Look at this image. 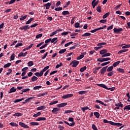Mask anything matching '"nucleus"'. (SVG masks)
Returning <instances> with one entry per match:
<instances>
[{
	"mask_svg": "<svg viewBox=\"0 0 130 130\" xmlns=\"http://www.w3.org/2000/svg\"><path fill=\"white\" fill-rule=\"evenodd\" d=\"M10 59L11 60H14L15 59V53L11 55Z\"/></svg>",
	"mask_w": 130,
	"mask_h": 130,
	"instance_id": "nucleus-57",
	"label": "nucleus"
},
{
	"mask_svg": "<svg viewBox=\"0 0 130 130\" xmlns=\"http://www.w3.org/2000/svg\"><path fill=\"white\" fill-rule=\"evenodd\" d=\"M48 54V52H46L45 54L42 57V59H45V58H46V57L47 56V55Z\"/></svg>",
	"mask_w": 130,
	"mask_h": 130,
	"instance_id": "nucleus-42",
	"label": "nucleus"
},
{
	"mask_svg": "<svg viewBox=\"0 0 130 130\" xmlns=\"http://www.w3.org/2000/svg\"><path fill=\"white\" fill-rule=\"evenodd\" d=\"M124 110H130V105L126 106L124 108Z\"/></svg>",
	"mask_w": 130,
	"mask_h": 130,
	"instance_id": "nucleus-43",
	"label": "nucleus"
},
{
	"mask_svg": "<svg viewBox=\"0 0 130 130\" xmlns=\"http://www.w3.org/2000/svg\"><path fill=\"white\" fill-rule=\"evenodd\" d=\"M129 47H130V44H129V45H125V46H123L122 47V48L123 49H125V48H129Z\"/></svg>",
	"mask_w": 130,
	"mask_h": 130,
	"instance_id": "nucleus-52",
	"label": "nucleus"
},
{
	"mask_svg": "<svg viewBox=\"0 0 130 130\" xmlns=\"http://www.w3.org/2000/svg\"><path fill=\"white\" fill-rule=\"evenodd\" d=\"M108 68V66H106L103 67L101 70V75H105V73H106V70H107V68Z\"/></svg>",
	"mask_w": 130,
	"mask_h": 130,
	"instance_id": "nucleus-3",
	"label": "nucleus"
},
{
	"mask_svg": "<svg viewBox=\"0 0 130 130\" xmlns=\"http://www.w3.org/2000/svg\"><path fill=\"white\" fill-rule=\"evenodd\" d=\"M10 125H12V126H18V124L15 122H11L10 123Z\"/></svg>",
	"mask_w": 130,
	"mask_h": 130,
	"instance_id": "nucleus-46",
	"label": "nucleus"
},
{
	"mask_svg": "<svg viewBox=\"0 0 130 130\" xmlns=\"http://www.w3.org/2000/svg\"><path fill=\"white\" fill-rule=\"evenodd\" d=\"M110 15V13L109 12L106 13L103 15V19H106V18H107V17H109Z\"/></svg>",
	"mask_w": 130,
	"mask_h": 130,
	"instance_id": "nucleus-23",
	"label": "nucleus"
},
{
	"mask_svg": "<svg viewBox=\"0 0 130 130\" xmlns=\"http://www.w3.org/2000/svg\"><path fill=\"white\" fill-rule=\"evenodd\" d=\"M80 63V61L77 60H74L73 64L72 65L73 68H77V66Z\"/></svg>",
	"mask_w": 130,
	"mask_h": 130,
	"instance_id": "nucleus-10",
	"label": "nucleus"
},
{
	"mask_svg": "<svg viewBox=\"0 0 130 130\" xmlns=\"http://www.w3.org/2000/svg\"><path fill=\"white\" fill-rule=\"evenodd\" d=\"M68 105V103H62L61 104H58L57 105V107L62 108L64 107V106H67Z\"/></svg>",
	"mask_w": 130,
	"mask_h": 130,
	"instance_id": "nucleus-7",
	"label": "nucleus"
},
{
	"mask_svg": "<svg viewBox=\"0 0 130 130\" xmlns=\"http://www.w3.org/2000/svg\"><path fill=\"white\" fill-rule=\"evenodd\" d=\"M27 54H28V52H25V53L21 52L18 55V56L19 57H21V56H23V57H25V56H26Z\"/></svg>",
	"mask_w": 130,
	"mask_h": 130,
	"instance_id": "nucleus-8",
	"label": "nucleus"
},
{
	"mask_svg": "<svg viewBox=\"0 0 130 130\" xmlns=\"http://www.w3.org/2000/svg\"><path fill=\"white\" fill-rule=\"evenodd\" d=\"M69 121H70L71 122H75V121H74V118L70 117L68 119Z\"/></svg>",
	"mask_w": 130,
	"mask_h": 130,
	"instance_id": "nucleus-59",
	"label": "nucleus"
},
{
	"mask_svg": "<svg viewBox=\"0 0 130 130\" xmlns=\"http://www.w3.org/2000/svg\"><path fill=\"white\" fill-rule=\"evenodd\" d=\"M86 70H87V67L84 66V67L80 68V71L81 73H83V72H84Z\"/></svg>",
	"mask_w": 130,
	"mask_h": 130,
	"instance_id": "nucleus-27",
	"label": "nucleus"
},
{
	"mask_svg": "<svg viewBox=\"0 0 130 130\" xmlns=\"http://www.w3.org/2000/svg\"><path fill=\"white\" fill-rule=\"evenodd\" d=\"M88 36H91V34L89 32H86L82 35V37H87Z\"/></svg>",
	"mask_w": 130,
	"mask_h": 130,
	"instance_id": "nucleus-25",
	"label": "nucleus"
},
{
	"mask_svg": "<svg viewBox=\"0 0 130 130\" xmlns=\"http://www.w3.org/2000/svg\"><path fill=\"white\" fill-rule=\"evenodd\" d=\"M38 80V78H37L36 76H33L31 78V81L32 82H36Z\"/></svg>",
	"mask_w": 130,
	"mask_h": 130,
	"instance_id": "nucleus-31",
	"label": "nucleus"
},
{
	"mask_svg": "<svg viewBox=\"0 0 130 130\" xmlns=\"http://www.w3.org/2000/svg\"><path fill=\"white\" fill-rule=\"evenodd\" d=\"M49 69V66H47L45 67L43 69V71L44 72H46V71H47V70H48Z\"/></svg>",
	"mask_w": 130,
	"mask_h": 130,
	"instance_id": "nucleus-60",
	"label": "nucleus"
},
{
	"mask_svg": "<svg viewBox=\"0 0 130 130\" xmlns=\"http://www.w3.org/2000/svg\"><path fill=\"white\" fill-rule=\"evenodd\" d=\"M91 3H93V4L95 6H97V5H98L99 4V0H98L97 1H96V0H93V1H92Z\"/></svg>",
	"mask_w": 130,
	"mask_h": 130,
	"instance_id": "nucleus-49",
	"label": "nucleus"
},
{
	"mask_svg": "<svg viewBox=\"0 0 130 130\" xmlns=\"http://www.w3.org/2000/svg\"><path fill=\"white\" fill-rule=\"evenodd\" d=\"M86 93H87L86 91H80L78 92V94L80 95H84V94H86Z\"/></svg>",
	"mask_w": 130,
	"mask_h": 130,
	"instance_id": "nucleus-40",
	"label": "nucleus"
},
{
	"mask_svg": "<svg viewBox=\"0 0 130 130\" xmlns=\"http://www.w3.org/2000/svg\"><path fill=\"white\" fill-rule=\"evenodd\" d=\"M45 95H47V92H45L44 93H41L37 95V97H43V96H45Z\"/></svg>",
	"mask_w": 130,
	"mask_h": 130,
	"instance_id": "nucleus-38",
	"label": "nucleus"
},
{
	"mask_svg": "<svg viewBox=\"0 0 130 130\" xmlns=\"http://www.w3.org/2000/svg\"><path fill=\"white\" fill-rule=\"evenodd\" d=\"M109 72V73H108V77H112V76H113V74H114V71H111Z\"/></svg>",
	"mask_w": 130,
	"mask_h": 130,
	"instance_id": "nucleus-34",
	"label": "nucleus"
},
{
	"mask_svg": "<svg viewBox=\"0 0 130 130\" xmlns=\"http://www.w3.org/2000/svg\"><path fill=\"white\" fill-rule=\"evenodd\" d=\"M63 16H66V15H70V12L68 11H64L62 12Z\"/></svg>",
	"mask_w": 130,
	"mask_h": 130,
	"instance_id": "nucleus-26",
	"label": "nucleus"
},
{
	"mask_svg": "<svg viewBox=\"0 0 130 130\" xmlns=\"http://www.w3.org/2000/svg\"><path fill=\"white\" fill-rule=\"evenodd\" d=\"M91 127H92V129H93V130H98V129L97 128V127L96 126V125H95V124H92Z\"/></svg>",
	"mask_w": 130,
	"mask_h": 130,
	"instance_id": "nucleus-48",
	"label": "nucleus"
},
{
	"mask_svg": "<svg viewBox=\"0 0 130 130\" xmlns=\"http://www.w3.org/2000/svg\"><path fill=\"white\" fill-rule=\"evenodd\" d=\"M96 86H98L99 87H101L102 88H104V89H106V90H110V91H114L115 90V87H113L111 88H108L106 85L103 84H96Z\"/></svg>",
	"mask_w": 130,
	"mask_h": 130,
	"instance_id": "nucleus-1",
	"label": "nucleus"
},
{
	"mask_svg": "<svg viewBox=\"0 0 130 130\" xmlns=\"http://www.w3.org/2000/svg\"><path fill=\"white\" fill-rule=\"evenodd\" d=\"M67 51V49H61L59 51V54H62V53H64Z\"/></svg>",
	"mask_w": 130,
	"mask_h": 130,
	"instance_id": "nucleus-29",
	"label": "nucleus"
},
{
	"mask_svg": "<svg viewBox=\"0 0 130 130\" xmlns=\"http://www.w3.org/2000/svg\"><path fill=\"white\" fill-rule=\"evenodd\" d=\"M43 36V35L42 34H40L37 35L36 36V38L37 39H38L40 38V37H41Z\"/></svg>",
	"mask_w": 130,
	"mask_h": 130,
	"instance_id": "nucleus-55",
	"label": "nucleus"
},
{
	"mask_svg": "<svg viewBox=\"0 0 130 130\" xmlns=\"http://www.w3.org/2000/svg\"><path fill=\"white\" fill-rule=\"evenodd\" d=\"M75 28H82V26H80V23L79 22H76L75 24Z\"/></svg>",
	"mask_w": 130,
	"mask_h": 130,
	"instance_id": "nucleus-35",
	"label": "nucleus"
},
{
	"mask_svg": "<svg viewBox=\"0 0 130 130\" xmlns=\"http://www.w3.org/2000/svg\"><path fill=\"white\" fill-rule=\"evenodd\" d=\"M117 72H118L119 73H121V74H124L125 73L124 70L121 68L117 69Z\"/></svg>",
	"mask_w": 130,
	"mask_h": 130,
	"instance_id": "nucleus-16",
	"label": "nucleus"
},
{
	"mask_svg": "<svg viewBox=\"0 0 130 130\" xmlns=\"http://www.w3.org/2000/svg\"><path fill=\"white\" fill-rule=\"evenodd\" d=\"M17 91V88H15L14 87H12L9 92V94H11V93H14Z\"/></svg>",
	"mask_w": 130,
	"mask_h": 130,
	"instance_id": "nucleus-12",
	"label": "nucleus"
},
{
	"mask_svg": "<svg viewBox=\"0 0 130 130\" xmlns=\"http://www.w3.org/2000/svg\"><path fill=\"white\" fill-rule=\"evenodd\" d=\"M27 70H29V68L28 67H25L24 68H23L21 71L22 72H26V71H27Z\"/></svg>",
	"mask_w": 130,
	"mask_h": 130,
	"instance_id": "nucleus-61",
	"label": "nucleus"
},
{
	"mask_svg": "<svg viewBox=\"0 0 130 130\" xmlns=\"http://www.w3.org/2000/svg\"><path fill=\"white\" fill-rule=\"evenodd\" d=\"M87 109H89L88 107H83L81 108V110H82V111H83V112H85V111H86V110H87Z\"/></svg>",
	"mask_w": 130,
	"mask_h": 130,
	"instance_id": "nucleus-53",
	"label": "nucleus"
},
{
	"mask_svg": "<svg viewBox=\"0 0 130 130\" xmlns=\"http://www.w3.org/2000/svg\"><path fill=\"white\" fill-rule=\"evenodd\" d=\"M126 51H128V49H123L120 50L119 52H118V54H120L121 53H123V52H126Z\"/></svg>",
	"mask_w": 130,
	"mask_h": 130,
	"instance_id": "nucleus-19",
	"label": "nucleus"
},
{
	"mask_svg": "<svg viewBox=\"0 0 130 130\" xmlns=\"http://www.w3.org/2000/svg\"><path fill=\"white\" fill-rule=\"evenodd\" d=\"M83 57H84V55L81 54L79 56H78L77 58V59H78V60H80V59H82V58H83Z\"/></svg>",
	"mask_w": 130,
	"mask_h": 130,
	"instance_id": "nucleus-47",
	"label": "nucleus"
},
{
	"mask_svg": "<svg viewBox=\"0 0 130 130\" xmlns=\"http://www.w3.org/2000/svg\"><path fill=\"white\" fill-rule=\"evenodd\" d=\"M102 45H106V43L103 42V43H100L97 44V46H102Z\"/></svg>",
	"mask_w": 130,
	"mask_h": 130,
	"instance_id": "nucleus-44",
	"label": "nucleus"
},
{
	"mask_svg": "<svg viewBox=\"0 0 130 130\" xmlns=\"http://www.w3.org/2000/svg\"><path fill=\"white\" fill-rule=\"evenodd\" d=\"M71 44H73V42H71L69 43H68L64 45L65 47H68V46H70Z\"/></svg>",
	"mask_w": 130,
	"mask_h": 130,
	"instance_id": "nucleus-56",
	"label": "nucleus"
},
{
	"mask_svg": "<svg viewBox=\"0 0 130 130\" xmlns=\"http://www.w3.org/2000/svg\"><path fill=\"white\" fill-rule=\"evenodd\" d=\"M28 91H30L29 88H25V89H23L21 90V92H22L23 93H26V92H28Z\"/></svg>",
	"mask_w": 130,
	"mask_h": 130,
	"instance_id": "nucleus-41",
	"label": "nucleus"
},
{
	"mask_svg": "<svg viewBox=\"0 0 130 130\" xmlns=\"http://www.w3.org/2000/svg\"><path fill=\"white\" fill-rule=\"evenodd\" d=\"M112 70H113V66H111L108 68V69H107V71L112 72Z\"/></svg>",
	"mask_w": 130,
	"mask_h": 130,
	"instance_id": "nucleus-33",
	"label": "nucleus"
},
{
	"mask_svg": "<svg viewBox=\"0 0 130 130\" xmlns=\"http://www.w3.org/2000/svg\"><path fill=\"white\" fill-rule=\"evenodd\" d=\"M59 110H60V108H54L52 110V112L54 114H57V113H58V111Z\"/></svg>",
	"mask_w": 130,
	"mask_h": 130,
	"instance_id": "nucleus-5",
	"label": "nucleus"
},
{
	"mask_svg": "<svg viewBox=\"0 0 130 130\" xmlns=\"http://www.w3.org/2000/svg\"><path fill=\"white\" fill-rule=\"evenodd\" d=\"M19 124L21 127H24V128H29V126H27L24 122H19Z\"/></svg>",
	"mask_w": 130,
	"mask_h": 130,
	"instance_id": "nucleus-6",
	"label": "nucleus"
},
{
	"mask_svg": "<svg viewBox=\"0 0 130 130\" xmlns=\"http://www.w3.org/2000/svg\"><path fill=\"white\" fill-rule=\"evenodd\" d=\"M98 61H100V62H103L104 61V60L103 58H100L97 59Z\"/></svg>",
	"mask_w": 130,
	"mask_h": 130,
	"instance_id": "nucleus-58",
	"label": "nucleus"
},
{
	"mask_svg": "<svg viewBox=\"0 0 130 130\" xmlns=\"http://www.w3.org/2000/svg\"><path fill=\"white\" fill-rule=\"evenodd\" d=\"M46 109V107L45 106H41L37 108V110H44V109Z\"/></svg>",
	"mask_w": 130,
	"mask_h": 130,
	"instance_id": "nucleus-14",
	"label": "nucleus"
},
{
	"mask_svg": "<svg viewBox=\"0 0 130 130\" xmlns=\"http://www.w3.org/2000/svg\"><path fill=\"white\" fill-rule=\"evenodd\" d=\"M28 17V15H26L24 16H21V18H20V21H24V20H26V18Z\"/></svg>",
	"mask_w": 130,
	"mask_h": 130,
	"instance_id": "nucleus-30",
	"label": "nucleus"
},
{
	"mask_svg": "<svg viewBox=\"0 0 130 130\" xmlns=\"http://www.w3.org/2000/svg\"><path fill=\"white\" fill-rule=\"evenodd\" d=\"M107 22V20L106 19H102L100 20V23H102V24H104Z\"/></svg>",
	"mask_w": 130,
	"mask_h": 130,
	"instance_id": "nucleus-54",
	"label": "nucleus"
},
{
	"mask_svg": "<svg viewBox=\"0 0 130 130\" xmlns=\"http://www.w3.org/2000/svg\"><path fill=\"white\" fill-rule=\"evenodd\" d=\"M48 44H44V45L41 46L40 47V49H43V48H45V47H46V46Z\"/></svg>",
	"mask_w": 130,
	"mask_h": 130,
	"instance_id": "nucleus-62",
	"label": "nucleus"
},
{
	"mask_svg": "<svg viewBox=\"0 0 130 130\" xmlns=\"http://www.w3.org/2000/svg\"><path fill=\"white\" fill-rule=\"evenodd\" d=\"M40 115H41V112H39L37 114H35L33 115L34 117H38Z\"/></svg>",
	"mask_w": 130,
	"mask_h": 130,
	"instance_id": "nucleus-37",
	"label": "nucleus"
},
{
	"mask_svg": "<svg viewBox=\"0 0 130 130\" xmlns=\"http://www.w3.org/2000/svg\"><path fill=\"white\" fill-rule=\"evenodd\" d=\"M27 64L28 67H32V66L34 64V62H33L32 61H30L27 63Z\"/></svg>",
	"mask_w": 130,
	"mask_h": 130,
	"instance_id": "nucleus-36",
	"label": "nucleus"
},
{
	"mask_svg": "<svg viewBox=\"0 0 130 130\" xmlns=\"http://www.w3.org/2000/svg\"><path fill=\"white\" fill-rule=\"evenodd\" d=\"M56 103H58V101L51 102L49 103V105H53L54 104H56Z\"/></svg>",
	"mask_w": 130,
	"mask_h": 130,
	"instance_id": "nucleus-39",
	"label": "nucleus"
},
{
	"mask_svg": "<svg viewBox=\"0 0 130 130\" xmlns=\"http://www.w3.org/2000/svg\"><path fill=\"white\" fill-rule=\"evenodd\" d=\"M11 66H12L11 63H7V64L4 66V68H5V69H6V68H10Z\"/></svg>",
	"mask_w": 130,
	"mask_h": 130,
	"instance_id": "nucleus-28",
	"label": "nucleus"
},
{
	"mask_svg": "<svg viewBox=\"0 0 130 130\" xmlns=\"http://www.w3.org/2000/svg\"><path fill=\"white\" fill-rule=\"evenodd\" d=\"M74 95L72 93L65 94L62 96V99H67V98H71V97H73Z\"/></svg>",
	"mask_w": 130,
	"mask_h": 130,
	"instance_id": "nucleus-4",
	"label": "nucleus"
},
{
	"mask_svg": "<svg viewBox=\"0 0 130 130\" xmlns=\"http://www.w3.org/2000/svg\"><path fill=\"white\" fill-rule=\"evenodd\" d=\"M52 3H48L44 5V7L46 8V10H49V9L50 8V6H51Z\"/></svg>",
	"mask_w": 130,
	"mask_h": 130,
	"instance_id": "nucleus-11",
	"label": "nucleus"
},
{
	"mask_svg": "<svg viewBox=\"0 0 130 130\" xmlns=\"http://www.w3.org/2000/svg\"><path fill=\"white\" fill-rule=\"evenodd\" d=\"M22 113H15L13 114V116H17L19 117V116H22Z\"/></svg>",
	"mask_w": 130,
	"mask_h": 130,
	"instance_id": "nucleus-24",
	"label": "nucleus"
},
{
	"mask_svg": "<svg viewBox=\"0 0 130 130\" xmlns=\"http://www.w3.org/2000/svg\"><path fill=\"white\" fill-rule=\"evenodd\" d=\"M112 29H113V24H112L111 26L108 27L107 30H112Z\"/></svg>",
	"mask_w": 130,
	"mask_h": 130,
	"instance_id": "nucleus-63",
	"label": "nucleus"
},
{
	"mask_svg": "<svg viewBox=\"0 0 130 130\" xmlns=\"http://www.w3.org/2000/svg\"><path fill=\"white\" fill-rule=\"evenodd\" d=\"M20 29L21 30H24V31H27V30H29V29H30V26H29V25H24L22 26Z\"/></svg>",
	"mask_w": 130,
	"mask_h": 130,
	"instance_id": "nucleus-9",
	"label": "nucleus"
},
{
	"mask_svg": "<svg viewBox=\"0 0 130 130\" xmlns=\"http://www.w3.org/2000/svg\"><path fill=\"white\" fill-rule=\"evenodd\" d=\"M107 52H108V50L106 49H103L100 51V54H102V55H103V54H104L105 53H107Z\"/></svg>",
	"mask_w": 130,
	"mask_h": 130,
	"instance_id": "nucleus-13",
	"label": "nucleus"
},
{
	"mask_svg": "<svg viewBox=\"0 0 130 130\" xmlns=\"http://www.w3.org/2000/svg\"><path fill=\"white\" fill-rule=\"evenodd\" d=\"M57 38H53L52 39H51V43H53L54 44H55V43H57Z\"/></svg>",
	"mask_w": 130,
	"mask_h": 130,
	"instance_id": "nucleus-15",
	"label": "nucleus"
},
{
	"mask_svg": "<svg viewBox=\"0 0 130 130\" xmlns=\"http://www.w3.org/2000/svg\"><path fill=\"white\" fill-rule=\"evenodd\" d=\"M42 88V86L41 85L35 86L33 88L34 90H37V89H40Z\"/></svg>",
	"mask_w": 130,
	"mask_h": 130,
	"instance_id": "nucleus-51",
	"label": "nucleus"
},
{
	"mask_svg": "<svg viewBox=\"0 0 130 130\" xmlns=\"http://www.w3.org/2000/svg\"><path fill=\"white\" fill-rule=\"evenodd\" d=\"M94 115L96 117V118H99V117H100V114L98 112H94Z\"/></svg>",
	"mask_w": 130,
	"mask_h": 130,
	"instance_id": "nucleus-22",
	"label": "nucleus"
},
{
	"mask_svg": "<svg viewBox=\"0 0 130 130\" xmlns=\"http://www.w3.org/2000/svg\"><path fill=\"white\" fill-rule=\"evenodd\" d=\"M58 128L60 130H63L64 129V127H63V126H61V125H59L58 126Z\"/></svg>",
	"mask_w": 130,
	"mask_h": 130,
	"instance_id": "nucleus-64",
	"label": "nucleus"
},
{
	"mask_svg": "<svg viewBox=\"0 0 130 130\" xmlns=\"http://www.w3.org/2000/svg\"><path fill=\"white\" fill-rule=\"evenodd\" d=\"M114 34H121L122 31H123V29L122 28H114L113 29Z\"/></svg>",
	"mask_w": 130,
	"mask_h": 130,
	"instance_id": "nucleus-2",
	"label": "nucleus"
},
{
	"mask_svg": "<svg viewBox=\"0 0 130 130\" xmlns=\"http://www.w3.org/2000/svg\"><path fill=\"white\" fill-rule=\"evenodd\" d=\"M72 112H74V111L68 110H66V111L64 112V113H65V114L72 113Z\"/></svg>",
	"mask_w": 130,
	"mask_h": 130,
	"instance_id": "nucleus-50",
	"label": "nucleus"
},
{
	"mask_svg": "<svg viewBox=\"0 0 130 130\" xmlns=\"http://www.w3.org/2000/svg\"><path fill=\"white\" fill-rule=\"evenodd\" d=\"M46 119V118L45 117H39L38 119H36L37 121H40L41 120H43L44 121Z\"/></svg>",
	"mask_w": 130,
	"mask_h": 130,
	"instance_id": "nucleus-20",
	"label": "nucleus"
},
{
	"mask_svg": "<svg viewBox=\"0 0 130 130\" xmlns=\"http://www.w3.org/2000/svg\"><path fill=\"white\" fill-rule=\"evenodd\" d=\"M120 63V61H117L116 62H115L113 64V68H116V67H117V66H118V64H119Z\"/></svg>",
	"mask_w": 130,
	"mask_h": 130,
	"instance_id": "nucleus-17",
	"label": "nucleus"
},
{
	"mask_svg": "<svg viewBox=\"0 0 130 130\" xmlns=\"http://www.w3.org/2000/svg\"><path fill=\"white\" fill-rule=\"evenodd\" d=\"M54 10L56 12H58V11H62V7H57L54 9Z\"/></svg>",
	"mask_w": 130,
	"mask_h": 130,
	"instance_id": "nucleus-45",
	"label": "nucleus"
},
{
	"mask_svg": "<svg viewBox=\"0 0 130 130\" xmlns=\"http://www.w3.org/2000/svg\"><path fill=\"white\" fill-rule=\"evenodd\" d=\"M30 125H32L33 126L35 125H39V123L37 122H31L29 123Z\"/></svg>",
	"mask_w": 130,
	"mask_h": 130,
	"instance_id": "nucleus-21",
	"label": "nucleus"
},
{
	"mask_svg": "<svg viewBox=\"0 0 130 130\" xmlns=\"http://www.w3.org/2000/svg\"><path fill=\"white\" fill-rule=\"evenodd\" d=\"M96 11L97 12H98V13H101V12H102V11L101 10V6H98L96 8Z\"/></svg>",
	"mask_w": 130,
	"mask_h": 130,
	"instance_id": "nucleus-32",
	"label": "nucleus"
},
{
	"mask_svg": "<svg viewBox=\"0 0 130 130\" xmlns=\"http://www.w3.org/2000/svg\"><path fill=\"white\" fill-rule=\"evenodd\" d=\"M111 54L110 53H106L102 55V57H106L107 56H110Z\"/></svg>",
	"mask_w": 130,
	"mask_h": 130,
	"instance_id": "nucleus-18",
	"label": "nucleus"
}]
</instances>
